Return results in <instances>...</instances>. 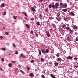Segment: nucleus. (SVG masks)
<instances>
[{"label":"nucleus","mask_w":78,"mask_h":78,"mask_svg":"<svg viewBox=\"0 0 78 78\" xmlns=\"http://www.w3.org/2000/svg\"><path fill=\"white\" fill-rule=\"evenodd\" d=\"M52 7V8L53 9H55V6L54 5H52L51 4L50 5H49V8H51Z\"/></svg>","instance_id":"obj_1"},{"label":"nucleus","mask_w":78,"mask_h":78,"mask_svg":"<svg viewBox=\"0 0 78 78\" xmlns=\"http://www.w3.org/2000/svg\"><path fill=\"white\" fill-rule=\"evenodd\" d=\"M59 5L58 3H56L55 4V7L56 9H57L58 8V7H59Z\"/></svg>","instance_id":"obj_2"},{"label":"nucleus","mask_w":78,"mask_h":78,"mask_svg":"<svg viewBox=\"0 0 78 78\" xmlns=\"http://www.w3.org/2000/svg\"><path fill=\"white\" fill-rule=\"evenodd\" d=\"M20 56L21 57L23 58H26V56L25 55H23V53H21V54Z\"/></svg>","instance_id":"obj_3"},{"label":"nucleus","mask_w":78,"mask_h":78,"mask_svg":"<svg viewBox=\"0 0 78 78\" xmlns=\"http://www.w3.org/2000/svg\"><path fill=\"white\" fill-rule=\"evenodd\" d=\"M50 76L52 78H56V77L55 76V75L52 74H51Z\"/></svg>","instance_id":"obj_4"},{"label":"nucleus","mask_w":78,"mask_h":78,"mask_svg":"<svg viewBox=\"0 0 78 78\" xmlns=\"http://www.w3.org/2000/svg\"><path fill=\"white\" fill-rule=\"evenodd\" d=\"M66 29L68 30L69 31H71V29L69 27H66Z\"/></svg>","instance_id":"obj_5"},{"label":"nucleus","mask_w":78,"mask_h":78,"mask_svg":"<svg viewBox=\"0 0 78 78\" xmlns=\"http://www.w3.org/2000/svg\"><path fill=\"white\" fill-rule=\"evenodd\" d=\"M63 6V8H66L67 6V5L66 4H64Z\"/></svg>","instance_id":"obj_6"},{"label":"nucleus","mask_w":78,"mask_h":78,"mask_svg":"<svg viewBox=\"0 0 78 78\" xmlns=\"http://www.w3.org/2000/svg\"><path fill=\"white\" fill-rule=\"evenodd\" d=\"M67 59H72V57L71 56H68L67 57Z\"/></svg>","instance_id":"obj_7"},{"label":"nucleus","mask_w":78,"mask_h":78,"mask_svg":"<svg viewBox=\"0 0 78 78\" xmlns=\"http://www.w3.org/2000/svg\"><path fill=\"white\" fill-rule=\"evenodd\" d=\"M62 11L64 12H67V9H64L62 10Z\"/></svg>","instance_id":"obj_8"},{"label":"nucleus","mask_w":78,"mask_h":78,"mask_svg":"<svg viewBox=\"0 0 78 78\" xmlns=\"http://www.w3.org/2000/svg\"><path fill=\"white\" fill-rule=\"evenodd\" d=\"M47 36L48 37H50V34L49 33H48L46 34Z\"/></svg>","instance_id":"obj_9"},{"label":"nucleus","mask_w":78,"mask_h":78,"mask_svg":"<svg viewBox=\"0 0 78 78\" xmlns=\"http://www.w3.org/2000/svg\"><path fill=\"white\" fill-rule=\"evenodd\" d=\"M25 26L27 27V28H30V26H29V25L28 24H26L25 25Z\"/></svg>","instance_id":"obj_10"},{"label":"nucleus","mask_w":78,"mask_h":78,"mask_svg":"<svg viewBox=\"0 0 78 78\" xmlns=\"http://www.w3.org/2000/svg\"><path fill=\"white\" fill-rule=\"evenodd\" d=\"M54 64L55 66H58V65H59V64L58 63H56V62H55L54 63Z\"/></svg>","instance_id":"obj_11"},{"label":"nucleus","mask_w":78,"mask_h":78,"mask_svg":"<svg viewBox=\"0 0 78 78\" xmlns=\"http://www.w3.org/2000/svg\"><path fill=\"white\" fill-rule=\"evenodd\" d=\"M73 28H75V29H77L78 28L77 26H76V25H74L73 27Z\"/></svg>","instance_id":"obj_12"},{"label":"nucleus","mask_w":78,"mask_h":78,"mask_svg":"<svg viewBox=\"0 0 78 78\" xmlns=\"http://www.w3.org/2000/svg\"><path fill=\"white\" fill-rule=\"evenodd\" d=\"M58 61H60V62H61L62 61V59H61V58H58Z\"/></svg>","instance_id":"obj_13"},{"label":"nucleus","mask_w":78,"mask_h":78,"mask_svg":"<svg viewBox=\"0 0 78 78\" xmlns=\"http://www.w3.org/2000/svg\"><path fill=\"white\" fill-rule=\"evenodd\" d=\"M20 71L21 72L23 75H24V74H25V73L23 72V71H22L21 70H20Z\"/></svg>","instance_id":"obj_14"},{"label":"nucleus","mask_w":78,"mask_h":78,"mask_svg":"<svg viewBox=\"0 0 78 78\" xmlns=\"http://www.w3.org/2000/svg\"><path fill=\"white\" fill-rule=\"evenodd\" d=\"M52 27L53 28H56V26L55 24H52Z\"/></svg>","instance_id":"obj_15"},{"label":"nucleus","mask_w":78,"mask_h":78,"mask_svg":"<svg viewBox=\"0 0 78 78\" xmlns=\"http://www.w3.org/2000/svg\"><path fill=\"white\" fill-rule=\"evenodd\" d=\"M70 33L71 34H73V33L74 31L73 30H71H71H70Z\"/></svg>","instance_id":"obj_16"},{"label":"nucleus","mask_w":78,"mask_h":78,"mask_svg":"<svg viewBox=\"0 0 78 78\" xmlns=\"http://www.w3.org/2000/svg\"><path fill=\"white\" fill-rule=\"evenodd\" d=\"M67 39L68 41H70V37L69 36H68L67 38Z\"/></svg>","instance_id":"obj_17"},{"label":"nucleus","mask_w":78,"mask_h":78,"mask_svg":"<svg viewBox=\"0 0 78 78\" xmlns=\"http://www.w3.org/2000/svg\"><path fill=\"white\" fill-rule=\"evenodd\" d=\"M42 52L44 54H45V51H44V50L41 49Z\"/></svg>","instance_id":"obj_18"},{"label":"nucleus","mask_w":78,"mask_h":78,"mask_svg":"<svg viewBox=\"0 0 78 78\" xmlns=\"http://www.w3.org/2000/svg\"><path fill=\"white\" fill-rule=\"evenodd\" d=\"M31 9L33 11H34V12L35 11V9H34V8H33V7H31Z\"/></svg>","instance_id":"obj_19"},{"label":"nucleus","mask_w":78,"mask_h":78,"mask_svg":"<svg viewBox=\"0 0 78 78\" xmlns=\"http://www.w3.org/2000/svg\"><path fill=\"white\" fill-rule=\"evenodd\" d=\"M38 51L39 55H41V50L38 49Z\"/></svg>","instance_id":"obj_20"},{"label":"nucleus","mask_w":78,"mask_h":78,"mask_svg":"<svg viewBox=\"0 0 78 78\" xmlns=\"http://www.w3.org/2000/svg\"><path fill=\"white\" fill-rule=\"evenodd\" d=\"M45 10L46 11V12H48V8H46L45 9Z\"/></svg>","instance_id":"obj_21"},{"label":"nucleus","mask_w":78,"mask_h":78,"mask_svg":"<svg viewBox=\"0 0 78 78\" xmlns=\"http://www.w3.org/2000/svg\"><path fill=\"white\" fill-rule=\"evenodd\" d=\"M41 78H45L46 77L45 76H44V75L42 74L41 76Z\"/></svg>","instance_id":"obj_22"},{"label":"nucleus","mask_w":78,"mask_h":78,"mask_svg":"<svg viewBox=\"0 0 78 78\" xmlns=\"http://www.w3.org/2000/svg\"><path fill=\"white\" fill-rule=\"evenodd\" d=\"M24 14L25 16L26 17H28V16L27 15V13H23Z\"/></svg>","instance_id":"obj_23"},{"label":"nucleus","mask_w":78,"mask_h":78,"mask_svg":"<svg viewBox=\"0 0 78 78\" xmlns=\"http://www.w3.org/2000/svg\"><path fill=\"white\" fill-rule=\"evenodd\" d=\"M30 76H31V78H33V76H34V74L33 73H31L30 74Z\"/></svg>","instance_id":"obj_24"},{"label":"nucleus","mask_w":78,"mask_h":78,"mask_svg":"<svg viewBox=\"0 0 78 78\" xmlns=\"http://www.w3.org/2000/svg\"><path fill=\"white\" fill-rule=\"evenodd\" d=\"M49 52V50L48 49H47L45 51V53H48Z\"/></svg>","instance_id":"obj_25"},{"label":"nucleus","mask_w":78,"mask_h":78,"mask_svg":"<svg viewBox=\"0 0 78 78\" xmlns=\"http://www.w3.org/2000/svg\"><path fill=\"white\" fill-rule=\"evenodd\" d=\"M40 20H42V15H40Z\"/></svg>","instance_id":"obj_26"},{"label":"nucleus","mask_w":78,"mask_h":78,"mask_svg":"<svg viewBox=\"0 0 78 78\" xmlns=\"http://www.w3.org/2000/svg\"><path fill=\"white\" fill-rule=\"evenodd\" d=\"M2 7H5V4L3 3L1 5Z\"/></svg>","instance_id":"obj_27"},{"label":"nucleus","mask_w":78,"mask_h":78,"mask_svg":"<svg viewBox=\"0 0 78 78\" xmlns=\"http://www.w3.org/2000/svg\"><path fill=\"white\" fill-rule=\"evenodd\" d=\"M49 64H51V65H53V63H52V62L50 61L49 62Z\"/></svg>","instance_id":"obj_28"},{"label":"nucleus","mask_w":78,"mask_h":78,"mask_svg":"<svg viewBox=\"0 0 78 78\" xmlns=\"http://www.w3.org/2000/svg\"><path fill=\"white\" fill-rule=\"evenodd\" d=\"M36 23L37 25H40V23L39 22H37Z\"/></svg>","instance_id":"obj_29"},{"label":"nucleus","mask_w":78,"mask_h":78,"mask_svg":"<svg viewBox=\"0 0 78 78\" xmlns=\"http://www.w3.org/2000/svg\"><path fill=\"white\" fill-rule=\"evenodd\" d=\"M12 64L11 63H10L9 64V67H11V66H12Z\"/></svg>","instance_id":"obj_30"},{"label":"nucleus","mask_w":78,"mask_h":78,"mask_svg":"<svg viewBox=\"0 0 78 78\" xmlns=\"http://www.w3.org/2000/svg\"><path fill=\"white\" fill-rule=\"evenodd\" d=\"M71 14L72 15V16H75V14L73 13V12H71Z\"/></svg>","instance_id":"obj_31"},{"label":"nucleus","mask_w":78,"mask_h":78,"mask_svg":"<svg viewBox=\"0 0 78 78\" xmlns=\"http://www.w3.org/2000/svg\"><path fill=\"white\" fill-rule=\"evenodd\" d=\"M66 25H63L62 26V28H66Z\"/></svg>","instance_id":"obj_32"},{"label":"nucleus","mask_w":78,"mask_h":78,"mask_svg":"<svg viewBox=\"0 0 78 78\" xmlns=\"http://www.w3.org/2000/svg\"><path fill=\"white\" fill-rule=\"evenodd\" d=\"M6 14V12L5 11L4 12V15L5 16Z\"/></svg>","instance_id":"obj_33"},{"label":"nucleus","mask_w":78,"mask_h":78,"mask_svg":"<svg viewBox=\"0 0 78 78\" xmlns=\"http://www.w3.org/2000/svg\"><path fill=\"white\" fill-rule=\"evenodd\" d=\"M56 56H57V57H59V54H56Z\"/></svg>","instance_id":"obj_34"},{"label":"nucleus","mask_w":78,"mask_h":78,"mask_svg":"<svg viewBox=\"0 0 78 78\" xmlns=\"http://www.w3.org/2000/svg\"><path fill=\"white\" fill-rule=\"evenodd\" d=\"M41 60L42 61H44V60L43 58H41Z\"/></svg>","instance_id":"obj_35"},{"label":"nucleus","mask_w":78,"mask_h":78,"mask_svg":"<svg viewBox=\"0 0 78 78\" xmlns=\"http://www.w3.org/2000/svg\"><path fill=\"white\" fill-rule=\"evenodd\" d=\"M2 50H6V49H5V48H2Z\"/></svg>","instance_id":"obj_36"},{"label":"nucleus","mask_w":78,"mask_h":78,"mask_svg":"<svg viewBox=\"0 0 78 78\" xmlns=\"http://www.w3.org/2000/svg\"><path fill=\"white\" fill-rule=\"evenodd\" d=\"M76 40L77 41H78V36H77L76 37Z\"/></svg>","instance_id":"obj_37"},{"label":"nucleus","mask_w":78,"mask_h":78,"mask_svg":"<svg viewBox=\"0 0 78 78\" xmlns=\"http://www.w3.org/2000/svg\"><path fill=\"white\" fill-rule=\"evenodd\" d=\"M74 59L75 60V61H77V58L75 57L74 58Z\"/></svg>","instance_id":"obj_38"},{"label":"nucleus","mask_w":78,"mask_h":78,"mask_svg":"<svg viewBox=\"0 0 78 78\" xmlns=\"http://www.w3.org/2000/svg\"><path fill=\"white\" fill-rule=\"evenodd\" d=\"M74 68H78V66H74Z\"/></svg>","instance_id":"obj_39"},{"label":"nucleus","mask_w":78,"mask_h":78,"mask_svg":"<svg viewBox=\"0 0 78 78\" xmlns=\"http://www.w3.org/2000/svg\"><path fill=\"white\" fill-rule=\"evenodd\" d=\"M1 59L2 60V61H5V59L3 58H2Z\"/></svg>","instance_id":"obj_40"},{"label":"nucleus","mask_w":78,"mask_h":78,"mask_svg":"<svg viewBox=\"0 0 78 78\" xmlns=\"http://www.w3.org/2000/svg\"><path fill=\"white\" fill-rule=\"evenodd\" d=\"M13 46L14 47H16V45H15V44H13Z\"/></svg>","instance_id":"obj_41"},{"label":"nucleus","mask_w":78,"mask_h":78,"mask_svg":"<svg viewBox=\"0 0 78 78\" xmlns=\"http://www.w3.org/2000/svg\"><path fill=\"white\" fill-rule=\"evenodd\" d=\"M60 5L61 6H62L63 7V4L62 3H60Z\"/></svg>","instance_id":"obj_42"},{"label":"nucleus","mask_w":78,"mask_h":78,"mask_svg":"<svg viewBox=\"0 0 78 78\" xmlns=\"http://www.w3.org/2000/svg\"><path fill=\"white\" fill-rule=\"evenodd\" d=\"M13 17L14 19H16V16H13Z\"/></svg>","instance_id":"obj_43"},{"label":"nucleus","mask_w":78,"mask_h":78,"mask_svg":"<svg viewBox=\"0 0 78 78\" xmlns=\"http://www.w3.org/2000/svg\"><path fill=\"white\" fill-rule=\"evenodd\" d=\"M60 16V14H58L57 15V17H59Z\"/></svg>","instance_id":"obj_44"},{"label":"nucleus","mask_w":78,"mask_h":78,"mask_svg":"<svg viewBox=\"0 0 78 78\" xmlns=\"http://www.w3.org/2000/svg\"><path fill=\"white\" fill-rule=\"evenodd\" d=\"M57 20H58V21H61V19H57Z\"/></svg>","instance_id":"obj_45"},{"label":"nucleus","mask_w":78,"mask_h":78,"mask_svg":"<svg viewBox=\"0 0 78 78\" xmlns=\"http://www.w3.org/2000/svg\"><path fill=\"white\" fill-rule=\"evenodd\" d=\"M27 69L28 71L30 70V68L27 67Z\"/></svg>","instance_id":"obj_46"},{"label":"nucleus","mask_w":78,"mask_h":78,"mask_svg":"<svg viewBox=\"0 0 78 78\" xmlns=\"http://www.w3.org/2000/svg\"><path fill=\"white\" fill-rule=\"evenodd\" d=\"M5 34H6V35H9V34H8V33L7 32H5Z\"/></svg>","instance_id":"obj_47"},{"label":"nucleus","mask_w":78,"mask_h":78,"mask_svg":"<svg viewBox=\"0 0 78 78\" xmlns=\"http://www.w3.org/2000/svg\"><path fill=\"white\" fill-rule=\"evenodd\" d=\"M15 54L16 55H17V54H18V51H17L16 52Z\"/></svg>","instance_id":"obj_48"},{"label":"nucleus","mask_w":78,"mask_h":78,"mask_svg":"<svg viewBox=\"0 0 78 78\" xmlns=\"http://www.w3.org/2000/svg\"><path fill=\"white\" fill-rule=\"evenodd\" d=\"M30 33H31V34H33V30H31V32Z\"/></svg>","instance_id":"obj_49"},{"label":"nucleus","mask_w":78,"mask_h":78,"mask_svg":"<svg viewBox=\"0 0 78 78\" xmlns=\"http://www.w3.org/2000/svg\"><path fill=\"white\" fill-rule=\"evenodd\" d=\"M25 20H27V17H25Z\"/></svg>","instance_id":"obj_50"},{"label":"nucleus","mask_w":78,"mask_h":78,"mask_svg":"<svg viewBox=\"0 0 78 78\" xmlns=\"http://www.w3.org/2000/svg\"><path fill=\"white\" fill-rule=\"evenodd\" d=\"M33 62H34V60H31V63H33Z\"/></svg>","instance_id":"obj_51"},{"label":"nucleus","mask_w":78,"mask_h":78,"mask_svg":"<svg viewBox=\"0 0 78 78\" xmlns=\"http://www.w3.org/2000/svg\"><path fill=\"white\" fill-rule=\"evenodd\" d=\"M12 62L13 64H15V63H16V62L14 61H13Z\"/></svg>","instance_id":"obj_52"},{"label":"nucleus","mask_w":78,"mask_h":78,"mask_svg":"<svg viewBox=\"0 0 78 78\" xmlns=\"http://www.w3.org/2000/svg\"><path fill=\"white\" fill-rule=\"evenodd\" d=\"M63 6H62V5H61V6L60 7V8H63Z\"/></svg>","instance_id":"obj_53"},{"label":"nucleus","mask_w":78,"mask_h":78,"mask_svg":"<svg viewBox=\"0 0 78 78\" xmlns=\"http://www.w3.org/2000/svg\"><path fill=\"white\" fill-rule=\"evenodd\" d=\"M0 37V38H1V39H3V36H1Z\"/></svg>","instance_id":"obj_54"},{"label":"nucleus","mask_w":78,"mask_h":78,"mask_svg":"<svg viewBox=\"0 0 78 78\" xmlns=\"http://www.w3.org/2000/svg\"><path fill=\"white\" fill-rule=\"evenodd\" d=\"M63 19L64 20L66 21V18H65V17Z\"/></svg>","instance_id":"obj_55"},{"label":"nucleus","mask_w":78,"mask_h":78,"mask_svg":"<svg viewBox=\"0 0 78 78\" xmlns=\"http://www.w3.org/2000/svg\"><path fill=\"white\" fill-rule=\"evenodd\" d=\"M31 20H34V18H32L31 19Z\"/></svg>","instance_id":"obj_56"},{"label":"nucleus","mask_w":78,"mask_h":78,"mask_svg":"<svg viewBox=\"0 0 78 78\" xmlns=\"http://www.w3.org/2000/svg\"><path fill=\"white\" fill-rule=\"evenodd\" d=\"M36 36H37V37H38V34H36Z\"/></svg>","instance_id":"obj_57"},{"label":"nucleus","mask_w":78,"mask_h":78,"mask_svg":"<svg viewBox=\"0 0 78 78\" xmlns=\"http://www.w3.org/2000/svg\"><path fill=\"white\" fill-rule=\"evenodd\" d=\"M18 66H19V67H21V66L20 65H18Z\"/></svg>","instance_id":"obj_58"},{"label":"nucleus","mask_w":78,"mask_h":78,"mask_svg":"<svg viewBox=\"0 0 78 78\" xmlns=\"http://www.w3.org/2000/svg\"><path fill=\"white\" fill-rule=\"evenodd\" d=\"M33 7H34V8H36V6H34Z\"/></svg>","instance_id":"obj_59"},{"label":"nucleus","mask_w":78,"mask_h":78,"mask_svg":"<svg viewBox=\"0 0 78 78\" xmlns=\"http://www.w3.org/2000/svg\"><path fill=\"white\" fill-rule=\"evenodd\" d=\"M62 31H64V32H65V30H62Z\"/></svg>","instance_id":"obj_60"},{"label":"nucleus","mask_w":78,"mask_h":78,"mask_svg":"<svg viewBox=\"0 0 78 78\" xmlns=\"http://www.w3.org/2000/svg\"><path fill=\"white\" fill-rule=\"evenodd\" d=\"M0 69L1 70H3V69H2V68L0 67Z\"/></svg>","instance_id":"obj_61"},{"label":"nucleus","mask_w":78,"mask_h":78,"mask_svg":"<svg viewBox=\"0 0 78 78\" xmlns=\"http://www.w3.org/2000/svg\"><path fill=\"white\" fill-rule=\"evenodd\" d=\"M3 29H4V30H5L6 29V27H3Z\"/></svg>","instance_id":"obj_62"},{"label":"nucleus","mask_w":78,"mask_h":78,"mask_svg":"<svg viewBox=\"0 0 78 78\" xmlns=\"http://www.w3.org/2000/svg\"><path fill=\"white\" fill-rule=\"evenodd\" d=\"M60 0H55V1H57V2H59Z\"/></svg>","instance_id":"obj_63"},{"label":"nucleus","mask_w":78,"mask_h":78,"mask_svg":"<svg viewBox=\"0 0 78 78\" xmlns=\"http://www.w3.org/2000/svg\"><path fill=\"white\" fill-rule=\"evenodd\" d=\"M49 19H50V20H52V18H49Z\"/></svg>","instance_id":"obj_64"}]
</instances>
